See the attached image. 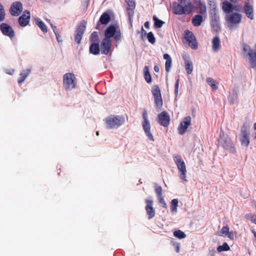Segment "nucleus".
<instances>
[{
	"label": "nucleus",
	"mask_w": 256,
	"mask_h": 256,
	"mask_svg": "<svg viewBox=\"0 0 256 256\" xmlns=\"http://www.w3.org/2000/svg\"><path fill=\"white\" fill-rule=\"evenodd\" d=\"M112 37L116 42H118L121 40L122 34L118 27L114 26H110L104 31V38L100 44V50L102 54H107L110 51L111 38Z\"/></svg>",
	"instance_id": "f257e3e1"
},
{
	"label": "nucleus",
	"mask_w": 256,
	"mask_h": 256,
	"mask_svg": "<svg viewBox=\"0 0 256 256\" xmlns=\"http://www.w3.org/2000/svg\"><path fill=\"white\" fill-rule=\"evenodd\" d=\"M174 14H188L194 9V5L190 0H178L170 5Z\"/></svg>",
	"instance_id": "f03ea898"
},
{
	"label": "nucleus",
	"mask_w": 256,
	"mask_h": 256,
	"mask_svg": "<svg viewBox=\"0 0 256 256\" xmlns=\"http://www.w3.org/2000/svg\"><path fill=\"white\" fill-rule=\"evenodd\" d=\"M104 122L108 130L117 129L125 122V118L122 115H110L106 118Z\"/></svg>",
	"instance_id": "7ed1b4c3"
},
{
	"label": "nucleus",
	"mask_w": 256,
	"mask_h": 256,
	"mask_svg": "<svg viewBox=\"0 0 256 256\" xmlns=\"http://www.w3.org/2000/svg\"><path fill=\"white\" fill-rule=\"evenodd\" d=\"M242 14L238 12L226 14L225 20L227 27L232 30L236 28L242 22Z\"/></svg>",
	"instance_id": "20e7f679"
},
{
	"label": "nucleus",
	"mask_w": 256,
	"mask_h": 256,
	"mask_svg": "<svg viewBox=\"0 0 256 256\" xmlns=\"http://www.w3.org/2000/svg\"><path fill=\"white\" fill-rule=\"evenodd\" d=\"M174 161L178 170V176L182 180V182L184 184L187 182V170L185 162L182 156L178 155L174 156Z\"/></svg>",
	"instance_id": "39448f33"
},
{
	"label": "nucleus",
	"mask_w": 256,
	"mask_h": 256,
	"mask_svg": "<svg viewBox=\"0 0 256 256\" xmlns=\"http://www.w3.org/2000/svg\"><path fill=\"white\" fill-rule=\"evenodd\" d=\"M219 144L225 150L229 152L234 154L236 152V148L228 135L224 133L223 130H220Z\"/></svg>",
	"instance_id": "423d86ee"
},
{
	"label": "nucleus",
	"mask_w": 256,
	"mask_h": 256,
	"mask_svg": "<svg viewBox=\"0 0 256 256\" xmlns=\"http://www.w3.org/2000/svg\"><path fill=\"white\" fill-rule=\"evenodd\" d=\"M77 79L72 72H67L62 77V84L66 91H71L77 87Z\"/></svg>",
	"instance_id": "0eeeda50"
},
{
	"label": "nucleus",
	"mask_w": 256,
	"mask_h": 256,
	"mask_svg": "<svg viewBox=\"0 0 256 256\" xmlns=\"http://www.w3.org/2000/svg\"><path fill=\"white\" fill-rule=\"evenodd\" d=\"M142 126L146 136L150 141L154 142V138L151 130V126L148 120V114L146 110H144L142 112Z\"/></svg>",
	"instance_id": "6e6552de"
},
{
	"label": "nucleus",
	"mask_w": 256,
	"mask_h": 256,
	"mask_svg": "<svg viewBox=\"0 0 256 256\" xmlns=\"http://www.w3.org/2000/svg\"><path fill=\"white\" fill-rule=\"evenodd\" d=\"M242 54L248 59L251 67H256V52L246 44L242 45Z\"/></svg>",
	"instance_id": "1a4fd4ad"
},
{
	"label": "nucleus",
	"mask_w": 256,
	"mask_h": 256,
	"mask_svg": "<svg viewBox=\"0 0 256 256\" xmlns=\"http://www.w3.org/2000/svg\"><path fill=\"white\" fill-rule=\"evenodd\" d=\"M239 138L242 146L245 147L248 146L250 142V131L246 125L244 124L242 128Z\"/></svg>",
	"instance_id": "9d476101"
},
{
	"label": "nucleus",
	"mask_w": 256,
	"mask_h": 256,
	"mask_svg": "<svg viewBox=\"0 0 256 256\" xmlns=\"http://www.w3.org/2000/svg\"><path fill=\"white\" fill-rule=\"evenodd\" d=\"M192 118L188 116L184 117L180 122L178 128V132L180 134H184L188 128L191 125Z\"/></svg>",
	"instance_id": "9b49d317"
},
{
	"label": "nucleus",
	"mask_w": 256,
	"mask_h": 256,
	"mask_svg": "<svg viewBox=\"0 0 256 256\" xmlns=\"http://www.w3.org/2000/svg\"><path fill=\"white\" fill-rule=\"evenodd\" d=\"M22 10L23 7L22 2L17 1L12 4L10 11L12 16H17L22 13Z\"/></svg>",
	"instance_id": "f8f14e48"
},
{
	"label": "nucleus",
	"mask_w": 256,
	"mask_h": 256,
	"mask_svg": "<svg viewBox=\"0 0 256 256\" xmlns=\"http://www.w3.org/2000/svg\"><path fill=\"white\" fill-rule=\"evenodd\" d=\"M184 38L188 42V44L192 48L196 50L198 48V44L195 36L192 32L189 30L185 31Z\"/></svg>",
	"instance_id": "ddd939ff"
},
{
	"label": "nucleus",
	"mask_w": 256,
	"mask_h": 256,
	"mask_svg": "<svg viewBox=\"0 0 256 256\" xmlns=\"http://www.w3.org/2000/svg\"><path fill=\"white\" fill-rule=\"evenodd\" d=\"M158 122L160 124L164 127H167L169 125L170 122V116L166 111H163L160 114H158Z\"/></svg>",
	"instance_id": "4468645a"
},
{
	"label": "nucleus",
	"mask_w": 256,
	"mask_h": 256,
	"mask_svg": "<svg viewBox=\"0 0 256 256\" xmlns=\"http://www.w3.org/2000/svg\"><path fill=\"white\" fill-rule=\"evenodd\" d=\"M86 24L85 22L80 24L76 31L74 38L76 42L78 44L80 42V40L86 30Z\"/></svg>",
	"instance_id": "2eb2a0df"
},
{
	"label": "nucleus",
	"mask_w": 256,
	"mask_h": 256,
	"mask_svg": "<svg viewBox=\"0 0 256 256\" xmlns=\"http://www.w3.org/2000/svg\"><path fill=\"white\" fill-rule=\"evenodd\" d=\"M145 202L146 204V210L148 215V219H151L155 216L156 212L153 208V202L152 200H146Z\"/></svg>",
	"instance_id": "dca6fc26"
},
{
	"label": "nucleus",
	"mask_w": 256,
	"mask_h": 256,
	"mask_svg": "<svg viewBox=\"0 0 256 256\" xmlns=\"http://www.w3.org/2000/svg\"><path fill=\"white\" fill-rule=\"evenodd\" d=\"M30 12L25 10L23 14L18 18V23L21 26H26L30 22Z\"/></svg>",
	"instance_id": "f3484780"
},
{
	"label": "nucleus",
	"mask_w": 256,
	"mask_h": 256,
	"mask_svg": "<svg viewBox=\"0 0 256 256\" xmlns=\"http://www.w3.org/2000/svg\"><path fill=\"white\" fill-rule=\"evenodd\" d=\"M1 32L10 38H12L14 35V32L12 28L6 24H1Z\"/></svg>",
	"instance_id": "a211bd4d"
},
{
	"label": "nucleus",
	"mask_w": 256,
	"mask_h": 256,
	"mask_svg": "<svg viewBox=\"0 0 256 256\" xmlns=\"http://www.w3.org/2000/svg\"><path fill=\"white\" fill-rule=\"evenodd\" d=\"M244 12L246 16L250 20L254 19V8L252 6L249 2H246L244 8Z\"/></svg>",
	"instance_id": "6ab92c4d"
},
{
	"label": "nucleus",
	"mask_w": 256,
	"mask_h": 256,
	"mask_svg": "<svg viewBox=\"0 0 256 256\" xmlns=\"http://www.w3.org/2000/svg\"><path fill=\"white\" fill-rule=\"evenodd\" d=\"M182 58L184 61L185 68L186 72L188 74H190L193 70L192 62L186 55L183 56Z\"/></svg>",
	"instance_id": "aec40b11"
},
{
	"label": "nucleus",
	"mask_w": 256,
	"mask_h": 256,
	"mask_svg": "<svg viewBox=\"0 0 256 256\" xmlns=\"http://www.w3.org/2000/svg\"><path fill=\"white\" fill-rule=\"evenodd\" d=\"M210 24L214 30H219L220 28L219 17L215 14L212 16L211 18Z\"/></svg>",
	"instance_id": "412c9836"
},
{
	"label": "nucleus",
	"mask_w": 256,
	"mask_h": 256,
	"mask_svg": "<svg viewBox=\"0 0 256 256\" xmlns=\"http://www.w3.org/2000/svg\"><path fill=\"white\" fill-rule=\"evenodd\" d=\"M222 8L226 14L232 12V11L234 10L233 5L228 2H222Z\"/></svg>",
	"instance_id": "4be33fe9"
},
{
	"label": "nucleus",
	"mask_w": 256,
	"mask_h": 256,
	"mask_svg": "<svg viewBox=\"0 0 256 256\" xmlns=\"http://www.w3.org/2000/svg\"><path fill=\"white\" fill-rule=\"evenodd\" d=\"M164 58L166 60L165 64L166 70L168 72L170 71L172 65V60L170 56L167 54L164 55Z\"/></svg>",
	"instance_id": "5701e85b"
},
{
	"label": "nucleus",
	"mask_w": 256,
	"mask_h": 256,
	"mask_svg": "<svg viewBox=\"0 0 256 256\" xmlns=\"http://www.w3.org/2000/svg\"><path fill=\"white\" fill-rule=\"evenodd\" d=\"M206 82L213 90H216L218 89V83L212 78H208L206 79Z\"/></svg>",
	"instance_id": "b1692460"
},
{
	"label": "nucleus",
	"mask_w": 256,
	"mask_h": 256,
	"mask_svg": "<svg viewBox=\"0 0 256 256\" xmlns=\"http://www.w3.org/2000/svg\"><path fill=\"white\" fill-rule=\"evenodd\" d=\"M30 72V68H27L25 70H24L20 74V77L18 80V82L19 84H20L22 82H23L26 80V78L28 76Z\"/></svg>",
	"instance_id": "393cba45"
},
{
	"label": "nucleus",
	"mask_w": 256,
	"mask_h": 256,
	"mask_svg": "<svg viewBox=\"0 0 256 256\" xmlns=\"http://www.w3.org/2000/svg\"><path fill=\"white\" fill-rule=\"evenodd\" d=\"M212 44L213 50L215 52L218 51L220 46V38L218 36L214 37L212 40Z\"/></svg>",
	"instance_id": "a878e982"
},
{
	"label": "nucleus",
	"mask_w": 256,
	"mask_h": 256,
	"mask_svg": "<svg viewBox=\"0 0 256 256\" xmlns=\"http://www.w3.org/2000/svg\"><path fill=\"white\" fill-rule=\"evenodd\" d=\"M100 48L98 44L93 43L90 46V53L96 55L100 54Z\"/></svg>",
	"instance_id": "bb28decb"
},
{
	"label": "nucleus",
	"mask_w": 256,
	"mask_h": 256,
	"mask_svg": "<svg viewBox=\"0 0 256 256\" xmlns=\"http://www.w3.org/2000/svg\"><path fill=\"white\" fill-rule=\"evenodd\" d=\"M203 18L201 15H196L192 20V23L195 26H199L202 22Z\"/></svg>",
	"instance_id": "cd10ccee"
},
{
	"label": "nucleus",
	"mask_w": 256,
	"mask_h": 256,
	"mask_svg": "<svg viewBox=\"0 0 256 256\" xmlns=\"http://www.w3.org/2000/svg\"><path fill=\"white\" fill-rule=\"evenodd\" d=\"M35 20L36 24L38 26L41 30L44 32H46L48 31L47 28L44 23L40 18H36Z\"/></svg>",
	"instance_id": "c85d7f7f"
},
{
	"label": "nucleus",
	"mask_w": 256,
	"mask_h": 256,
	"mask_svg": "<svg viewBox=\"0 0 256 256\" xmlns=\"http://www.w3.org/2000/svg\"><path fill=\"white\" fill-rule=\"evenodd\" d=\"M110 20V15L104 12V13L100 17V22L104 24H107Z\"/></svg>",
	"instance_id": "c756f323"
},
{
	"label": "nucleus",
	"mask_w": 256,
	"mask_h": 256,
	"mask_svg": "<svg viewBox=\"0 0 256 256\" xmlns=\"http://www.w3.org/2000/svg\"><path fill=\"white\" fill-rule=\"evenodd\" d=\"M144 76L146 81L148 83H150L152 82L151 76L149 72V68L148 66H145L144 68Z\"/></svg>",
	"instance_id": "7c9ffc66"
},
{
	"label": "nucleus",
	"mask_w": 256,
	"mask_h": 256,
	"mask_svg": "<svg viewBox=\"0 0 256 256\" xmlns=\"http://www.w3.org/2000/svg\"><path fill=\"white\" fill-rule=\"evenodd\" d=\"M230 230L228 226H224L220 230V232H218L216 234L221 236H226Z\"/></svg>",
	"instance_id": "2f4dec72"
},
{
	"label": "nucleus",
	"mask_w": 256,
	"mask_h": 256,
	"mask_svg": "<svg viewBox=\"0 0 256 256\" xmlns=\"http://www.w3.org/2000/svg\"><path fill=\"white\" fill-rule=\"evenodd\" d=\"M178 201L177 199H173L171 202L170 209L171 210L175 213L178 212Z\"/></svg>",
	"instance_id": "473e14b6"
},
{
	"label": "nucleus",
	"mask_w": 256,
	"mask_h": 256,
	"mask_svg": "<svg viewBox=\"0 0 256 256\" xmlns=\"http://www.w3.org/2000/svg\"><path fill=\"white\" fill-rule=\"evenodd\" d=\"M173 234L175 237L179 239L184 238L186 237V234L183 232L179 230L174 231Z\"/></svg>",
	"instance_id": "72a5a7b5"
},
{
	"label": "nucleus",
	"mask_w": 256,
	"mask_h": 256,
	"mask_svg": "<svg viewBox=\"0 0 256 256\" xmlns=\"http://www.w3.org/2000/svg\"><path fill=\"white\" fill-rule=\"evenodd\" d=\"M154 102L157 108H160L162 106V96L158 97H154Z\"/></svg>",
	"instance_id": "f704fd0d"
},
{
	"label": "nucleus",
	"mask_w": 256,
	"mask_h": 256,
	"mask_svg": "<svg viewBox=\"0 0 256 256\" xmlns=\"http://www.w3.org/2000/svg\"><path fill=\"white\" fill-rule=\"evenodd\" d=\"M230 250V247L226 242H224L222 245L218 246L217 248V250L220 252L224 251H228Z\"/></svg>",
	"instance_id": "c9c22d12"
},
{
	"label": "nucleus",
	"mask_w": 256,
	"mask_h": 256,
	"mask_svg": "<svg viewBox=\"0 0 256 256\" xmlns=\"http://www.w3.org/2000/svg\"><path fill=\"white\" fill-rule=\"evenodd\" d=\"M152 94L154 97H158L161 96L160 90V88L156 86H154L152 88Z\"/></svg>",
	"instance_id": "e433bc0d"
},
{
	"label": "nucleus",
	"mask_w": 256,
	"mask_h": 256,
	"mask_svg": "<svg viewBox=\"0 0 256 256\" xmlns=\"http://www.w3.org/2000/svg\"><path fill=\"white\" fill-rule=\"evenodd\" d=\"M153 20L154 22V26L156 28H161L164 24V22L158 20L156 16L153 17Z\"/></svg>",
	"instance_id": "4c0bfd02"
},
{
	"label": "nucleus",
	"mask_w": 256,
	"mask_h": 256,
	"mask_svg": "<svg viewBox=\"0 0 256 256\" xmlns=\"http://www.w3.org/2000/svg\"><path fill=\"white\" fill-rule=\"evenodd\" d=\"M147 38L148 40L151 44H154L155 42V38L152 32H150L148 34Z\"/></svg>",
	"instance_id": "58836bf2"
},
{
	"label": "nucleus",
	"mask_w": 256,
	"mask_h": 256,
	"mask_svg": "<svg viewBox=\"0 0 256 256\" xmlns=\"http://www.w3.org/2000/svg\"><path fill=\"white\" fill-rule=\"evenodd\" d=\"M155 191L158 198L162 196V188L160 186H156V187Z\"/></svg>",
	"instance_id": "ea45409f"
},
{
	"label": "nucleus",
	"mask_w": 256,
	"mask_h": 256,
	"mask_svg": "<svg viewBox=\"0 0 256 256\" xmlns=\"http://www.w3.org/2000/svg\"><path fill=\"white\" fill-rule=\"evenodd\" d=\"M198 8L200 10V12L203 14L206 11V5L202 2H200L198 4Z\"/></svg>",
	"instance_id": "a19ab883"
},
{
	"label": "nucleus",
	"mask_w": 256,
	"mask_h": 256,
	"mask_svg": "<svg viewBox=\"0 0 256 256\" xmlns=\"http://www.w3.org/2000/svg\"><path fill=\"white\" fill-rule=\"evenodd\" d=\"M126 2L130 7V8L133 10L135 8V3L132 0H127Z\"/></svg>",
	"instance_id": "79ce46f5"
},
{
	"label": "nucleus",
	"mask_w": 256,
	"mask_h": 256,
	"mask_svg": "<svg viewBox=\"0 0 256 256\" xmlns=\"http://www.w3.org/2000/svg\"><path fill=\"white\" fill-rule=\"evenodd\" d=\"M158 198L160 204L164 208H166V204L165 202L163 196L159 197Z\"/></svg>",
	"instance_id": "37998d69"
},
{
	"label": "nucleus",
	"mask_w": 256,
	"mask_h": 256,
	"mask_svg": "<svg viewBox=\"0 0 256 256\" xmlns=\"http://www.w3.org/2000/svg\"><path fill=\"white\" fill-rule=\"evenodd\" d=\"M90 38L92 40H96L98 38V33L96 32H92V34H91Z\"/></svg>",
	"instance_id": "c03bdc74"
},
{
	"label": "nucleus",
	"mask_w": 256,
	"mask_h": 256,
	"mask_svg": "<svg viewBox=\"0 0 256 256\" xmlns=\"http://www.w3.org/2000/svg\"><path fill=\"white\" fill-rule=\"evenodd\" d=\"M173 246H174L176 249V252H179L180 250V246L179 243L177 242H174L173 244Z\"/></svg>",
	"instance_id": "a18cd8bd"
},
{
	"label": "nucleus",
	"mask_w": 256,
	"mask_h": 256,
	"mask_svg": "<svg viewBox=\"0 0 256 256\" xmlns=\"http://www.w3.org/2000/svg\"><path fill=\"white\" fill-rule=\"evenodd\" d=\"M226 236H227L228 238H229L230 240H234V232H230V230L228 231V234Z\"/></svg>",
	"instance_id": "49530a36"
},
{
	"label": "nucleus",
	"mask_w": 256,
	"mask_h": 256,
	"mask_svg": "<svg viewBox=\"0 0 256 256\" xmlns=\"http://www.w3.org/2000/svg\"><path fill=\"white\" fill-rule=\"evenodd\" d=\"M55 35L56 36V38L59 44L62 43V38L58 34V33H56V34Z\"/></svg>",
	"instance_id": "de8ad7c7"
},
{
	"label": "nucleus",
	"mask_w": 256,
	"mask_h": 256,
	"mask_svg": "<svg viewBox=\"0 0 256 256\" xmlns=\"http://www.w3.org/2000/svg\"><path fill=\"white\" fill-rule=\"evenodd\" d=\"M6 74H12L14 72V70L13 69H6L5 70Z\"/></svg>",
	"instance_id": "09e8293b"
},
{
	"label": "nucleus",
	"mask_w": 256,
	"mask_h": 256,
	"mask_svg": "<svg viewBox=\"0 0 256 256\" xmlns=\"http://www.w3.org/2000/svg\"><path fill=\"white\" fill-rule=\"evenodd\" d=\"M50 24L54 34H56V33H58V32L56 31V27L54 26L52 23H50Z\"/></svg>",
	"instance_id": "8fccbe9b"
},
{
	"label": "nucleus",
	"mask_w": 256,
	"mask_h": 256,
	"mask_svg": "<svg viewBox=\"0 0 256 256\" xmlns=\"http://www.w3.org/2000/svg\"><path fill=\"white\" fill-rule=\"evenodd\" d=\"M251 221L256 224V216H252L250 218Z\"/></svg>",
	"instance_id": "3c124183"
},
{
	"label": "nucleus",
	"mask_w": 256,
	"mask_h": 256,
	"mask_svg": "<svg viewBox=\"0 0 256 256\" xmlns=\"http://www.w3.org/2000/svg\"><path fill=\"white\" fill-rule=\"evenodd\" d=\"M208 2L210 6H215V0H208Z\"/></svg>",
	"instance_id": "603ef678"
},
{
	"label": "nucleus",
	"mask_w": 256,
	"mask_h": 256,
	"mask_svg": "<svg viewBox=\"0 0 256 256\" xmlns=\"http://www.w3.org/2000/svg\"><path fill=\"white\" fill-rule=\"evenodd\" d=\"M159 67L158 66H155L154 67V70L156 72H159Z\"/></svg>",
	"instance_id": "864d4df0"
},
{
	"label": "nucleus",
	"mask_w": 256,
	"mask_h": 256,
	"mask_svg": "<svg viewBox=\"0 0 256 256\" xmlns=\"http://www.w3.org/2000/svg\"><path fill=\"white\" fill-rule=\"evenodd\" d=\"M144 26L146 28H150V24H149L148 22H146L144 23Z\"/></svg>",
	"instance_id": "5fc2aeb1"
},
{
	"label": "nucleus",
	"mask_w": 256,
	"mask_h": 256,
	"mask_svg": "<svg viewBox=\"0 0 256 256\" xmlns=\"http://www.w3.org/2000/svg\"><path fill=\"white\" fill-rule=\"evenodd\" d=\"M0 14H1V20H2V18H4V12L2 11V8H1Z\"/></svg>",
	"instance_id": "6e6d98bb"
},
{
	"label": "nucleus",
	"mask_w": 256,
	"mask_h": 256,
	"mask_svg": "<svg viewBox=\"0 0 256 256\" xmlns=\"http://www.w3.org/2000/svg\"><path fill=\"white\" fill-rule=\"evenodd\" d=\"M175 88L178 89V80H176V84H175Z\"/></svg>",
	"instance_id": "4d7b16f0"
},
{
	"label": "nucleus",
	"mask_w": 256,
	"mask_h": 256,
	"mask_svg": "<svg viewBox=\"0 0 256 256\" xmlns=\"http://www.w3.org/2000/svg\"><path fill=\"white\" fill-rule=\"evenodd\" d=\"M141 31H142V34H146V30H144V28H142V30H141Z\"/></svg>",
	"instance_id": "13d9d810"
},
{
	"label": "nucleus",
	"mask_w": 256,
	"mask_h": 256,
	"mask_svg": "<svg viewBox=\"0 0 256 256\" xmlns=\"http://www.w3.org/2000/svg\"><path fill=\"white\" fill-rule=\"evenodd\" d=\"M178 89L175 88V94H176V96H177V95L178 94Z\"/></svg>",
	"instance_id": "bf43d9fd"
},
{
	"label": "nucleus",
	"mask_w": 256,
	"mask_h": 256,
	"mask_svg": "<svg viewBox=\"0 0 256 256\" xmlns=\"http://www.w3.org/2000/svg\"><path fill=\"white\" fill-rule=\"evenodd\" d=\"M252 232L254 234V238L256 239V232L253 231Z\"/></svg>",
	"instance_id": "052dcab7"
},
{
	"label": "nucleus",
	"mask_w": 256,
	"mask_h": 256,
	"mask_svg": "<svg viewBox=\"0 0 256 256\" xmlns=\"http://www.w3.org/2000/svg\"><path fill=\"white\" fill-rule=\"evenodd\" d=\"M254 130H256V122L254 123Z\"/></svg>",
	"instance_id": "680f3d73"
},
{
	"label": "nucleus",
	"mask_w": 256,
	"mask_h": 256,
	"mask_svg": "<svg viewBox=\"0 0 256 256\" xmlns=\"http://www.w3.org/2000/svg\"><path fill=\"white\" fill-rule=\"evenodd\" d=\"M232 2H236L237 0H230Z\"/></svg>",
	"instance_id": "e2e57ef3"
},
{
	"label": "nucleus",
	"mask_w": 256,
	"mask_h": 256,
	"mask_svg": "<svg viewBox=\"0 0 256 256\" xmlns=\"http://www.w3.org/2000/svg\"><path fill=\"white\" fill-rule=\"evenodd\" d=\"M96 135L97 136H98L99 135V132H97L96 133Z\"/></svg>",
	"instance_id": "0e129e2a"
},
{
	"label": "nucleus",
	"mask_w": 256,
	"mask_h": 256,
	"mask_svg": "<svg viewBox=\"0 0 256 256\" xmlns=\"http://www.w3.org/2000/svg\"><path fill=\"white\" fill-rule=\"evenodd\" d=\"M250 0H246V2H249Z\"/></svg>",
	"instance_id": "69168bd1"
},
{
	"label": "nucleus",
	"mask_w": 256,
	"mask_h": 256,
	"mask_svg": "<svg viewBox=\"0 0 256 256\" xmlns=\"http://www.w3.org/2000/svg\"><path fill=\"white\" fill-rule=\"evenodd\" d=\"M255 138H256V134H255V136H254Z\"/></svg>",
	"instance_id": "338daca9"
}]
</instances>
